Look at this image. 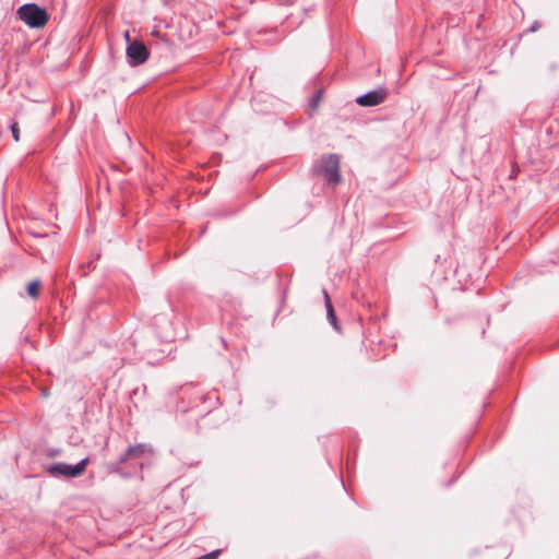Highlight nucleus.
<instances>
[{"mask_svg": "<svg viewBox=\"0 0 559 559\" xmlns=\"http://www.w3.org/2000/svg\"><path fill=\"white\" fill-rule=\"evenodd\" d=\"M536 29H537V26H536V25H533V26L531 27V31H532V32H534V31H536Z\"/></svg>", "mask_w": 559, "mask_h": 559, "instance_id": "obj_14", "label": "nucleus"}, {"mask_svg": "<svg viewBox=\"0 0 559 559\" xmlns=\"http://www.w3.org/2000/svg\"><path fill=\"white\" fill-rule=\"evenodd\" d=\"M124 37H126L127 40H129L130 37H129V33L128 32H126Z\"/></svg>", "mask_w": 559, "mask_h": 559, "instance_id": "obj_15", "label": "nucleus"}, {"mask_svg": "<svg viewBox=\"0 0 559 559\" xmlns=\"http://www.w3.org/2000/svg\"><path fill=\"white\" fill-rule=\"evenodd\" d=\"M126 52L129 63L133 67L144 63L150 56L147 48L139 41L130 43Z\"/></svg>", "mask_w": 559, "mask_h": 559, "instance_id": "obj_5", "label": "nucleus"}, {"mask_svg": "<svg viewBox=\"0 0 559 559\" xmlns=\"http://www.w3.org/2000/svg\"><path fill=\"white\" fill-rule=\"evenodd\" d=\"M11 131H12V136H13L14 141L17 142L20 140V132H19L17 123H13L11 126Z\"/></svg>", "mask_w": 559, "mask_h": 559, "instance_id": "obj_12", "label": "nucleus"}, {"mask_svg": "<svg viewBox=\"0 0 559 559\" xmlns=\"http://www.w3.org/2000/svg\"><path fill=\"white\" fill-rule=\"evenodd\" d=\"M88 457L81 460L79 463L71 465L63 462H57L46 467L47 473L52 477L75 478L81 476L88 464Z\"/></svg>", "mask_w": 559, "mask_h": 559, "instance_id": "obj_4", "label": "nucleus"}, {"mask_svg": "<svg viewBox=\"0 0 559 559\" xmlns=\"http://www.w3.org/2000/svg\"><path fill=\"white\" fill-rule=\"evenodd\" d=\"M221 552V549H215L204 556L199 557L198 559H217Z\"/></svg>", "mask_w": 559, "mask_h": 559, "instance_id": "obj_10", "label": "nucleus"}, {"mask_svg": "<svg viewBox=\"0 0 559 559\" xmlns=\"http://www.w3.org/2000/svg\"><path fill=\"white\" fill-rule=\"evenodd\" d=\"M320 94H321V93H318V94L313 97V99H312L313 105H316V104L320 100Z\"/></svg>", "mask_w": 559, "mask_h": 559, "instance_id": "obj_13", "label": "nucleus"}, {"mask_svg": "<svg viewBox=\"0 0 559 559\" xmlns=\"http://www.w3.org/2000/svg\"><path fill=\"white\" fill-rule=\"evenodd\" d=\"M154 324H155L156 326H159V325H167V326H169V328H170V325H171V324H170V322H169V321H167V320H166V318H165V317H163V316H157V317H155Z\"/></svg>", "mask_w": 559, "mask_h": 559, "instance_id": "obj_11", "label": "nucleus"}, {"mask_svg": "<svg viewBox=\"0 0 559 559\" xmlns=\"http://www.w3.org/2000/svg\"><path fill=\"white\" fill-rule=\"evenodd\" d=\"M158 336L160 337L162 341L169 342L174 338L175 335L170 329H167V330L160 332Z\"/></svg>", "mask_w": 559, "mask_h": 559, "instance_id": "obj_9", "label": "nucleus"}, {"mask_svg": "<svg viewBox=\"0 0 559 559\" xmlns=\"http://www.w3.org/2000/svg\"><path fill=\"white\" fill-rule=\"evenodd\" d=\"M40 285H41L40 281H38V280L32 281L26 287V292H27L28 296L32 298H37L39 295Z\"/></svg>", "mask_w": 559, "mask_h": 559, "instance_id": "obj_8", "label": "nucleus"}, {"mask_svg": "<svg viewBox=\"0 0 559 559\" xmlns=\"http://www.w3.org/2000/svg\"><path fill=\"white\" fill-rule=\"evenodd\" d=\"M386 90L380 87L358 96L356 103L361 107H373L383 103L386 98Z\"/></svg>", "mask_w": 559, "mask_h": 559, "instance_id": "obj_6", "label": "nucleus"}, {"mask_svg": "<svg viewBox=\"0 0 559 559\" xmlns=\"http://www.w3.org/2000/svg\"><path fill=\"white\" fill-rule=\"evenodd\" d=\"M153 448L148 443H136L130 445L126 452L120 455L119 460L110 464L109 468L111 473H117L123 477H131V474H126L122 471V465L128 461H135L144 457L146 454H152Z\"/></svg>", "mask_w": 559, "mask_h": 559, "instance_id": "obj_1", "label": "nucleus"}, {"mask_svg": "<svg viewBox=\"0 0 559 559\" xmlns=\"http://www.w3.org/2000/svg\"><path fill=\"white\" fill-rule=\"evenodd\" d=\"M324 298H325V308H326L328 321L332 324V326L336 331H338L340 330L338 321H337L336 314L334 312L333 306L331 304L330 297H329L326 292H324Z\"/></svg>", "mask_w": 559, "mask_h": 559, "instance_id": "obj_7", "label": "nucleus"}, {"mask_svg": "<svg viewBox=\"0 0 559 559\" xmlns=\"http://www.w3.org/2000/svg\"><path fill=\"white\" fill-rule=\"evenodd\" d=\"M17 15L21 21L32 28L43 27L48 21L47 11L35 3L21 5Z\"/></svg>", "mask_w": 559, "mask_h": 559, "instance_id": "obj_2", "label": "nucleus"}, {"mask_svg": "<svg viewBox=\"0 0 559 559\" xmlns=\"http://www.w3.org/2000/svg\"><path fill=\"white\" fill-rule=\"evenodd\" d=\"M314 170L322 175L329 183L337 185L342 180L340 174V157L336 154L322 156Z\"/></svg>", "mask_w": 559, "mask_h": 559, "instance_id": "obj_3", "label": "nucleus"}]
</instances>
